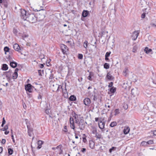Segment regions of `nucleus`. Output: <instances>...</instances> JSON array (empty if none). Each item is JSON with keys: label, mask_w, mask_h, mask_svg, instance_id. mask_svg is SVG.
<instances>
[{"label": "nucleus", "mask_w": 156, "mask_h": 156, "mask_svg": "<svg viewBox=\"0 0 156 156\" xmlns=\"http://www.w3.org/2000/svg\"><path fill=\"white\" fill-rule=\"evenodd\" d=\"M72 115L75 120V122L79 126V128L81 130H83L85 128V123L82 117L80 116V115L76 114L75 112H73Z\"/></svg>", "instance_id": "f257e3e1"}, {"label": "nucleus", "mask_w": 156, "mask_h": 156, "mask_svg": "<svg viewBox=\"0 0 156 156\" xmlns=\"http://www.w3.org/2000/svg\"><path fill=\"white\" fill-rule=\"evenodd\" d=\"M40 13L37 14V17H36L34 14H29L28 15L27 17V19L26 20L29 21L30 23H34L37 21V18H39L41 19V20L43 19L44 17V15H42L40 16Z\"/></svg>", "instance_id": "f03ea898"}, {"label": "nucleus", "mask_w": 156, "mask_h": 156, "mask_svg": "<svg viewBox=\"0 0 156 156\" xmlns=\"http://www.w3.org/2000/svg\"><path fill=\"white\" fill-rule=\"evenodd\" d=\"M29 13L27 11L24 9H21V14L20 15L21 18L24 20H26Z\"/></svg>", "instance_id": "7ed1b4c3"}, {"label": "nucleus", "mask_w": 156, "mask_h": 156, "mask_svg": "<svg viewBox=\"0 0 156 156\" xmlns=\"http://www.w3.org/2000/svg\"><path fill=\"white\" fill-rule=\"evenodd\" d=\"M33 86L30 83H28L25 86V90L30 93L32 92L33 90Z\"/></svg>", "instance_id": "20e7f679"}, {"label": "nucleus", "mask_w": 156, "mask_h": 156, "mask_svg": "<svg viewBox=\"0 0 156 156\" xmlns=\"http://www.w3.org/2000/svg\"><path fill=\"white\" fill-rule=\"evenodd\" d=\"M140 33V30H137L134 31L132 35V40L134 41L136 40L137 38Z\"/></svg>", "instance_id": "39448f33"}, {"label": "nucleus", "mask_w": 156, "mask_h": 156, "mask_svg": "<svg viewBox=\"0 0 156 156\" xmlns=\"http://www.w3.org/2000/svg\"><path fill=\"white\" fill-rule=\"evenodd\" d=\"M60 47L64 54H66V52L68 51V48L65 45L61 44L60 45Z\"/></svg>", "instance_id": "423d86ee"}, {"label": "nucleus", "mask_w": 156, "mask_h": 156, "mask_svg": "<svg viewBox=\"0 0 156 156\" xmlns=\"http://www.w3.org/2000/svg\"><path fill=\"white\" fill-rule=\"evenodd\" d=\"M69 122L70 126L71 129H73L75 131V126L74 125V122L73 118V117H70L69 119Z\"/></svg>", "instance_id": "0eeeda50"}, {"label": "nucleus", "mask_w": 156, "mask_h": 156, "mask_svg": "<svg viewBox=\"0 0 156 156\" xmlns=\"http://www.w3.org/2000/svg\"><path fill=\"white\" fill-rule=\"evenodd\" d=\"M84 104L87 106H90L91 102V100L89 98H85L83 100Z\"/></svg>", "instance_id": "6e6552de"}, {"label": "nucleus", "mask_w": 156, "mask_h": 156, "mask_svg": "<svg viewBox=\"0 0 156 156\" xmlns=\"http://www.w3.org/2000/svg\"><path fill=\"white\" fill-rule=\"evenodd\" d=\"M27 127L28 129V135L30 136H31L32 132L33 131V129L27 123Z\"/></svg>", "instance_id": "1a4fd4ad"}, {"label": "nucleus", "mask_w": 156, "mask_h": 156, "mask_svg": "<svg viewBox=\"0 0 156 156\" xmlns=\"http://www.w3.org/2000/svg\"><path fill=\"white\" fill-rule=\"evenodd\" d=\"M13 48L16 51L20 52L21 51V48L19 45L17 43L13 45Z\"/></svg>", "instance_id": "9d476101"}, {"label": "nucleus", "mask_w": 156, "mask_h": 156, "mask_svg": "<svg viewBox=\"0 0 156 156\" xmlns=\"http://www.w3.org/2000/svg\"><path fill=\"white\" fill-rule=\"evenodd\" d=\"M98 125L99 128L101 129H103L105 127V123L102 121L98 122Z\"/></svg>", "instance_id": "9b49d317"}, {"label": "nucleus", "mask_w": 156, "mask_h": 156, "mask_svg": "<svg viewBox=\"0 0 156 156\" xmlns=\"http://www.w3.org/2000/svg\"><path fill=\"white\" fill-rule=\"evenodd\" d=\"M53 87H56V89H55V90H56V91H58L61 89H62V86L61 85H58L57 84L53 85Z\"/></svg>", "instance_id": "f8f14e48"}, {"label": "nucleus", "mask_w": 156, "mask_h": 156, "mask_svg": "<svg viewBox=\"0 0 156 156\" xmlns=\"http://www.w3.org/2000/svg\"><path fill=\"white\" fill-rule=\"evenodd\" d=\"M144 51L147 54H148L150 53L151 54H153L152 51H153L152 49H149L148 47H146L144 49Z\"/></svg>", "instance_id": "ddd939ff"}, {"label": "nucleus", "mask_w": 156, "mask_h": 156, "mask_svg": "<svg viewBox=\"0 0 156 156\" xmlns=\"http://www.w3.org/2000/svg\"><path fill=\"white\" fill-rule=\"evenodd\" d=\"M106 77L108 80H112L114 79V77L111 75L110 72L107 73Z\"/></svg>", "instance_id": "4468645a"}, {"label": "nucleus", "mask_w": 156, "mask_h": 156, "mask_svg": "<svg viewBox=\"0 0 156 156\" xmlns=\"http://www.w3.org/2000/svg\"><path fill=\"white\" fill-rule=\"evenodd\" d=\"M17 63L14 61L10 62V66L13 68L16 67L17 66Z\"/></svg>", "instance_id": "2eb2a0df"}, {"label": "nucleus", "mask_w": 156, "mask_h": 156, "mask_svg": "<svg viewBox=\"0 0 156 156\" xmlns=\"http://www.w3.org/2000/svg\"><path fill=\"white\" fill-rule=\"evenodd\" d=\"M95 146V143L92 140L89 141V147L92 149L94 148Z\"/></svg>", "instance_id": "dca6fc26"}, {"label": "nucleus", "mask_w": 156, "mask_h": 156, "mask_svg": "<svg viewBox=\"0 0 156 156\" xmlns=\"http://www.w3.org/2000/svg\"><path fill=\"white\" fill-rule=\"evenodd\" d=\"M89 13V12L88 11L84 10L82 12V15L83 17H85L88 16Z\"/></svg>", "instance_id": "f3484780"}, {"label": "nucleus", "mask_w": 156, "mask_h": 156, "mask_svg": "<svg viewBox=\"0 0 156 156\" xmlns=\"http://www.w3.org/2000/svg\"><path fill=\"white\" fill-rule=\"evenodd\" d=\"M129 127H125L123 130L124 133L125 134H128L129 133Z\"/></svg>", "instance_id": "a211bd4d"}, {"label": "nucleus", "mask_w": 156, "mask_h": 156, "mask_svg": "<svg viewBox=\"0 0 156 156\" xmlns=\"http://www.w3.org/2000/svg\"><path fill=\"white\" fill-rule=\"evenodd\" d=\"M56 148V149H59L60 150V151L59 153V154H63V151L62 149V146L61 145H60L58 146H57Z\"/></svg>", "instance_id": "6ab92c4d"}, {"label": "nucleus", "mask_w": 156, "mask_h": 156, "mask_svg": "<svg viewBox=\"0 0 156 156\" xmlns=\"http://www.w3.org/2000/svg\"><path fill=\"white\" fill-rule=\"evenodd\" d=\"M94 76L93 73L90 72L89 73V75L88 76L87 79L90 80L92 81V76Z\"/></svg>", "instance_id": "aec40b11"}, {"label": "nucleus", "mask_w": 156, "mask_h": 156, "mask_svg": "<svg viewBox=\"0 0 156 156\" xmlns=\"http://www.w3.org/2000/svg\"><path fill=\"white\" fill-rule=\"evenodd\" d=\"M43 144V142L41 140H39L38 142V146L37 147V149H40L41 148V145Z\"/></svg>", "instance_id": "412c9836"}, {"label": "nucleus", "mask_w": 156, "mask_h": 156, "mask_svg": "<svg viewBox=\"0 0 156 156\" xmlns=\"http://www.w3.org/2000/svg\"><path fill=\"white\" fill-rule=\"evenodd\" d=\"M140 145L142 146L147 147L148 146L147 142L145 141H143L141 143Z\"/></svg>", "instance_id": "4be33fe9"}, {"label": "nucleus", "mask_w": 156, "mask_h": 156, "mask_svg": "<svg viewBox=\"0 0 156 156\" xmlns=\"http://www.w3.org/2000/svg\"><path fill=\"white\" fill-rule=\"evenodd\" d=\"M8 69L7 65L6 64H3L2 66V69L4 70H6Z\"/></svg>", "instance_id": "5701e85b"}, {"label": "nucleus", "mask_w": 156, "mask_h": 156, "mask_svg": "<svg viewBox=\"0 0 156 156\" xmlns=\"http://www.w3.org/2000/svg\"><path fill=\"white\" fill-rule=\"evenodd\" d=\"M69 100L71 101H75L76 100V98L74 95H71L69 98Z\"/></svg>", "instance_id": "b1692460"}, {"label": "nucleus", "mask_w": 156, "mask_h": 156, "mask_svg": "<svg viewBox=\"0 0 156 156\" xmlns=\"http://www.w3.org/2000/svg\"><path fill=\"white\" fill-rule=\"evenodd\" d=\"M152 27H156V20L152 21L151 24Z\"/></svg>", "instance_id": "393cba45"}, {"label": "nucleus", "mask_w": 156, "mask_h": 156, "mask_svg": "<svg viewBox=\"0 0 156 156\" xmlns=\"http://www.w3.org/2000/svg\"><path fill=\"white\" fill-rule=\"evenodd\" d=\"M117 125V123L116 122H113L111 123L110 124V126L112 127H113L116 126Z\"/></svg>", "instance_id": "a878e982"}, {"label": "nucleus", "mask_w": 156, "mask_h": 156, "mask_svg": "<svg viewBox=\"0 0 156 156\" xmlns=\"http://www.w3.org/2000/svg\"><path fill=\"white\" fill-rule=\"evenodd\" d=\"M93 100L94 101H96L97 100V96L96 94L95 91H94V95L93 96Z\"/></svg>", "instance_id": "bb28decb"}, {"label": "nucleus", "mask_w": 156, "mask_h": 156, "mask_svg": "<svg viewBox=\"0 0 156 156\" xmlns=\"http://www.w3.org/2000/svg\"><path fill=\"white\" fill-rule=\"evenodd\" d=\"M9 47L6 46L4 48V51L5 52V54H6L7 53L9 52Z\"/></svg>", "instance_id": "cd10ccee"}, {"label": "nucleus", "mask_w": 156, "mask_h": 156, "mask_svg": "<svg viewBox=\"0 0 156 156\" xmlns=\"http://www.w3.org/2000/svg\"><path fill=\"white\" fill-rule=\"evenodd\" d=\"M18 77V73H14L12 75V78L13 79H16Z\"/></svg>", "instance_id": "c85d7f7f"}, {"label": "nucleus", "mask_w": 156, "mask_h": 156, "mask_svg": "<svg viewBox=\"0 0 156 156\" xmlns=\"http://www.w3.org/2000/svg\"><path fill=\"white\" fill-rule=\"evenodd\" d=\"M8 153L9 155H12L13 153V150L10 148H8Z\"/></svg>", "instance_id": "c756f323"}, {"label": "nucleus", "mask_w": 156, "mask_h": 156, "mask_svg": "<svg viewBox=\"0 0 156 156\" xmlns=\"http://www.w3.org/2000/svg\"><path fill=\"white\" fill-rule=\"evenodd\" d=\"M88 42L87 41H85L83 43V46L86 49L88 46Z\"/></svg>", "instance_id": "7c9ffc66"}, {"label": "nucleus", "mask_w": 156, "mask_h": 156, "mask_svg": "<svg viewBox=\"0 0 156 156\" xmlns=\"http://www.w3.org/2000/svg\"><path fill=\"white\" fill-rule=\"evenodd\" d=\"M116 91V88L114 87H111L110 90V91L111 93H114Z\"/></svg>", "instance_id": "2f4dec72"}, {"label": "nucleus", "mask_w": 156, "mask_h": 156, "mask_svg": "<svg viewBox=\"0 0 156 156\" xmlns=\"http://www.w3.org/2000/svg\"><path fill=\"white\" fill-rule=\"evenodd\" d=\"M88 94L89 97H90V98H91L93 97L94 95V93H92L90 90H88Z\"/></svg>", "instance_id": "473e14b6"}, {"label": "nucleus", "mask_w": 156, "mask_h": 156, "mask_svg": "<svg viewBox=\"0 0 156 156\" xmlns=\"http://www.w3.org/2000/svg\"><path fill=\"white\" fill-rule=\"evenodd\" d=\"M104 68L106 69H108L109 68V65L107 63H105L104 65Z\"/></svg>", "instance_id": "72a5a7b5"}, {"label": "nucleus", "mask_w": 156, "mask_h": 156, "mask_svg": "<svg viewBox=\"0 0 156 156\" xmlns=\"http://www.w3.org/2000/svg\"><path fill=\"white\" fill-rule=\"evenodd\" d=\"M13 57L11 55H9L8 56V58L9 61V62L13 61Z\"/></svg>", "instance_id": "f704fd0d"}, {"label": "nucleus", "mask_w": 156, "mask_h": 156, "mask_svg": "<svg viewBox=\"0 0 156 156\" xmlns=\"http://www.w3.org/2000/svg\"><path fill=\"white\" fill-rule=\"evenodd\" d=\"M115 115H116L119 113V109H116L114 111Z\"/></svg>", "instance_id": "c9c22d12"}, {"label": "nucleus", "mask_w": 156, "mask_h": 156, "mask_svg": "<svg viewBox=\"0 0 156 156\" xmlns=\"http://www.w3.org/2000/svg\"><path fill=\"white\" fill-rule=\"evenodd\" d=\"M137 48V45H135L134 46L133 49V52H136V50Z\"/></svg>", "instance_id": "e433bc0d"}, {"label": "nucleus", "mask_w": 156, "mask_h": 156, "mask_svg": "<svg viewBox=\"0 0 156 156\" xmlns=\"http://www.w3.org/2000/svg\"><path fill=\"white\" fill-rule=\"evenodd\" d=\"M8 128V127L7 125H6L3 128H2L1 129V130L3 131H4L7 130Z\"/></svg>", "instance_id": "4c0bfd02"}, {"label": "nucleus", "mask_w": 156, "mask_h": 156, "mask_svg": "<svg viewBox=\"0 0 156 156\" xmlns=\"http://www.w3.org/2000/svg\"><path fill=\"white\" fill-rule=\"evenodd\" d=\"M11 136L12 137V141L13 142V143H15V141L14 139V138L13 134L12 132V129L11 130Z\"/></svg>", "instance_id": "58836bf2"}, {"label": "nucleus", "mask_w": 156, "mask_h": 156, "mask_svg": "<svg viewBox=\"0 0 156 156\" xmlns=\"http://www.w3.org/2000/svg\"><path fill=\"white\" fill-rule=\"evenodd\" d=\"M65 89L64 90L63 89V88H62V93L63 94H66L67 93V90H66V85H65Z\"/></svg>", "instance_id": "ea45409f"}, {"label": "nucleus", "mask_w": 156, "mask_h": 156, "mask_svg": "<svg viewBox=\"0 0 156 156\" xmlns=\"http://www.w3.org/2000/svg\"><path fill=\"white\" fill-rule=\"evenodd\" d=\"M2 120H3L2 122V123L1 125L2 127H3L4 126V125L5 123L6 122L5 120L4 117L3 118Z\"/></svg>", "instance_id": "a19ab883"}, {"label": "nucleus", "mask_w": 156, "mask_h": 156, "mask_svg": "<svg viewBox=\"0 0 156 156\" xmlns=\"http://www.w3.org/2000/svg\"><path fill=\"white\" fill-rule=\"evenodd\" d=\"M96 137L97 138L100 139L101 137V135L100 134L97 133L96 134Z\"/></svg>", "instance_id": "79ce46f5"}, {"label": "nucleus", "mask_w": 156, "mask_h": 156, "mask_svg": "<svg viewBox=\"0 0 156 156\" xmlns=\"http://www.w3.org/2000/svg\"><path fill=\"white\" fill-rule=\"evenodd\" d=\"M42 97V94L41 93H39V94L37 97L38 99H41Z\"/></svg>", "instance_id": "37998d69"}, {"label": "nucleus", "mask_w": 156, "mask_h": 156, "mask_svg": "<svg viewBox=\"0 0 156 156\" xmlns=\"http://www.w3.org/2000/svg\"><path fill=\"white\" fill-rule=\"evenodd\" d=\"M147 142V145L149 144H151L154 143L153 141L152 140H149Z\"/></svg>", "instance_id": "c03bdc74"}, {"label": "nucleus", "mask_w": 156, "mask_h": 156, "mask_svg": "<svg viewBox=\"0 0 156 156\" xmlns=\"http://www.w3.org/2000/svg\"><path fill=\"white\" fill-rule=\"evenodd\" d=\"M83 55L82 54H79L78 55V58L79 59H81L83 58Z\"/></svg>", "instance_id": "a18cd8bd"}, {"label": "nucleus", "mask_w": 156, "mask_h": 156, "mask_svg": "<svg viewBox=\"0 0 156 156\" xmlns=\"http://www.w3.org/2000/svg\"><path fill=\"white\" fill-rule=\"evenodd\" d=\"M50 112V109H46L45 111V112L47 114H49Z\"/></svg>", "instance_id": "49530a36"}, {"label": "nucleus", "mask_w": 156, "mask_h": 156, "mask_svg": "<svg viewBox=\"0 0 156 156\" xmlns=\"http://www.w3.org/2000/svg\"><path fill=\"white\" fill-rule=\"evenodd\" d=\"M111 53V52H107L105 54V57H108L109 56Z\"/></svg>", "instance_id": "de8ad7c7"}, {"label": "nucleus", "mask_w": 156, "mask_h": 156, "mask_svg": "<svg viewBox=\"0 0 156 156\" xmlns=\"http://www.w3.org/2000/svg\"><path fill=\"white\" fill-rule=\"evenodd\" d=\"M38 74H39V76H42V74H41V72H43V70H38Z\"/></svg>", "instance_id": "09e8293b"}, {"label": "nucleus", "mask_w": 156, "mask_h": 156, "mask_svg": "<svg viewBox=\"0 0 156 156\" xmlns=\"http://www.w3.org/2000/svg\"><path fill=\"white\" fill-rule=\"evenodd\" d=\"M49 79L52 80L54 78L53 74H51L50 76Z\"/></svg>", "instance_id": "8fccbe9b"}, {"label": "nucleus", "mask_w": 156, "mask_h": 156, "mask_svg": "<svg viewBox=\"0 0 156 156\" xmlns=\"http://www.w3.org/2000/svg\"><path fill=\"white\" fill-rule=\"evenodd\" d=\"M116 147H112L111 148H110L109 150V151L110 153H111L112 152V150H113L115 148H116Z\"/></svg>", "instance_id": "3c124183"}, {"label": "nucleus", "mask_w": 156, "mask_h": 156, "mask_svg": "<svg viewBox=\"0 0 156 156\" xmlns=\"http://www.w3.org/2000/svg\"><path fill=\"white\" fill-rule=\"evenodd\" d=\"M145 13H144L142 14L141 17L142 18H144L145 17Z\"/></svg>", "instance_id": "603ef678"}, {"label": "nucleus", "mask_w": 156, "mask_h": 156, "mask_svg": "<svg viewBox=\"0 0 156 156\" xmlns=\"http://www.w3.org/2000/svg\"><path fill=\"white\" fill-rule=\"evenodd\" d=\"M5 140L4 139H3L2 140L1 143L3 144H5Z\"/></svg>", "instance_id": "864d4df0"}, {"label": "nucleus", "mask_w": 156, "mask_h": 156, "mask_svg": "<svg viewBox=\"0 0 156 156\" xmlns=\"http://www.w3.org/2000/svg\"><path fill=\"white\" fill-rule=\"evenodd\" d=\"M152 50L153 51H152L153 54L154 53H156V48H153Z\"/></svg>", "instance_id": "5fc2aeb1"}, {"label": "nucleus", "mask_w": 156, "mask_h": 156, "mask_svg": "<svg viewBox=\"0 0 156 156\" xmlns=\"http://www.w3.org/2000/svg\"><path fill=\"white\" fill-rule=\"evenodd\" d=\"M86 151V149L85 148H83L81 150V151L83 153H84Z\"/></svg>", "instance_id": "6e6d98bb"}, {"label": "nucleus", "mask_w": 156, "mask_h": 156, "mask_svg": "<svg viewBox=\"0 0 156 156\" xmlns=\"http://www.w3.org/2000/svg\"><path fill=\"white\" fill-rule=\"evenodd\" d=\"M92 133H97V130L95 129H93L92 131Z\"/></svg>", "instance_id": "4d7b16f0"}, {"label": "nucleus", "mask_w": 156, "mask_h": 156, "mask_svg": "<svg viewBox=\"0 0 156 156\" xmlns=\"http://www.w3.org/2000/svg\"><path fill=\"white\" fill-rule=\"evenodd\" d=\"M113 82H111L109 84L108 86L109 87H111L113 85Z\"/></svg>", "instance_id": "13d9d810"}, {"label": "nucleus", "mask_w": 156, "mask_h": 156, "mask_svg": "<svg viewBox=\"0 0 156 156\" xmlns=\"http://www.w3.org/2000/svg\"><path fill=\"white\" fill-rule=\"evenodd\" d=\"M44 65L43 64H40L39 66L40 68H42L44 67Z\"/></svg>", "instance_id": "bf43d9fd"}, {"label": "nucleus", "mask_w": 156, "mask_h": 156, "mask_svg": "<svg viewBox=\"0 0 156 156\" xmlns=\"http://www.w3.org/2000/svg\"><path fill=\"white\" fill-rule=\"evenodd\" d=\"M5 135H7L9 133V131H7L6 130H5Z\"/></svg>", "instance_id": "052dcab7"}, {"label": "nucleus", "mask_w": 156, "mask_h": 156, "mask_svg": "<svg viewBox=\"0 0 156 156\" xmlns=\"http://www.w3.org/2000/svg\"><path fill=\"white\" fill-rule=\"evenodd\" d=\"M123 73L124 74V75L125 76H126L127 74L126 73V70L123 71Z\"/></svg>", "instance_id": "680f3d73"}, {"label": "nucleus", "mask_w": 156, "mask_h": 156, "mask_svg": "<svg viewBox=\"0 0 156 156\" xmlns=\"http://www.w3.org/2000/svg\"><path fill=\"white\" fill-rule=\"evenodd\" d=\"M3 151V148L2 147H0V154L2 153Z\"/></svg>", "instance_id": "e2e57ef3"}, {"label": "nucleus", "mask_w": 156, "mask_h": 156, "mask_svg": "<svg viewBox=\"0 0 156 156\" xmlns=\"http://www.w3.org/2000/svg\"><path fill=\"white\" fill-rule=\"evenodd\" d=\"M19 70V69L18 68H16L15 69V70L14 73H17V72Z\"/></svg>", "instance_id": "0e129e2a"}, {"label": "nucleus", "mask_w": 156, "mask_h": 156, "mask_svg": "<svg viewBox=\"0 0 156 156\" xmlns=\"http://www.w3.org/2000/svg\"><path fill=\"white\" fill-rule=\"evenodd\" d=\"M64 129H65L64 131L65 132H67V129L66 126H65L64 127Z\"/></svg>", "instance_id": "69168bd1"}, {"label": "nucleus", "mask_w": 156, "mask_h": 156, "mask_svg": "<svg viewBox=\"0 0 156 156\" xmlns=\"http://www.w3.org/2000/svg\"><path fill=\"white\" fill-rule=\"evenodd\" d=\"M75 138L76 139L78 138V135L76 133L75 134Z\"/></svg>", "instance_id": "338daca9"}, {"label": "nucleus", "mask_w": 156, "mask_h": 156, "mask_svg": "<svg viewBox=\"0 0 156 156\" xmlns=\"http://www.w3.org/2000/svg\"><path fill=\"white\" fill-rule=\"evenodd\" d=\"M153 133L154 135L156 136V130H154Z\"/></svg>", "instance_id": "774afa93"}]
</instances>
